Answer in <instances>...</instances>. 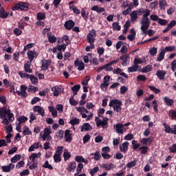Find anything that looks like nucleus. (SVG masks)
I'll return each mask as SVG.
<instances>
[{
	"label": "nucleus",
	"mask_w": 176,
	"mask_h": 176,
	"mask_svg": "<svg viewBox=\"0 0 176 176\" xmlns=\"http://www.w3.org/2000/svg\"><path fill=\"white\" fill-rule=\"evenodd\" d=\"M0 118L3 120V124L8 126L9 122H13L14 120V114L10 111V109L3 107L0 109Z\"/></svg>",
	"instance_id": "f257e3e1"
},
{
	"label": "nucleus",
	"mask_w": 176,
	"mask_h": 176,
	"mask_svg": "<svg viewBox=\"0 0 176 176\" xmlns=\"http://www.w3.org/2000/svg\"><path fill=\"white\" fill-rule=\"evenodd\" d=\"M109 105V107H112V108H113V111H116V112H122V106L123 105L122 101L118 99L112 100L110 101Z\"/></svg>",
	"instance_id": "f03ea898"
},
{
	"label": "nucleus",
	"mask_w": 176,
	"mask_h": 176,
	"mask_svg": "<svg viewBox=\"0 0 176 176\" xmlns=\"http://www.w3.org/2000/svg\"><path fill=\"white\" fill-rule=\"evenodd\" d=\"M141 28L143 34H146V31H148V28L151 25V21H149V18H142L140 20Z\"/></svg>",
	"instance_id": "7ed1b4c3"
},
{
	"label": "nucleus",
	"mask_w": 176,
	"mask_h": 176,
	"mask_svg": "<svg viewBox=\"0 0 176 176\" xmlns=\"http://www.w3.org/2000/svg\"><path fill=\"white\" fill-rule=\"evenodd\" d=\"M50 134H52V129H50V128H45L44 131L40 133V136L43 141H45L46 140H52Z\"/></svg>",
	"instance_id": "20e7f679"
},
{
	"label": "nucleus",
	"mask_w": 176,
	"mask_h": 176,
	"mask_svg": "<svg viewBox=\"0 0 176 176\" xmlns=\"http://www.w3.org/2000/svg\"><path fill=\"white\" fill-rule=\"evenodd\" d=\"M28 3L24 2H19L14 6L12 10H28Z\"/></svg>",
	"instance_id": "39448f33"
},
{
	"label": "nucleus",
	"mask_w": 176,
	"mask_h": 176,
	"mask_svg": "<svg viewBox=\"0 0 176 176\" xmlns=\"http://www.w3.org/2000/svg\"><path fill=\"white\" fill-rule=\"evenodd\" d=\"M122 9H125L122 12L123 16H127V14H130V12H131V6L129 5V1H126L122 3L121 5Z\"/></svg>",
	"instance_id": "423d86ee"
},
{
	"label": "nucleus",
	"mask_w": 176,
	"mask_h": 176,
	"mask_svg": "<svg viewBox=\"0 0 176 176\" xmlns=\"http://www.w3.org/2000/svg\"><path fill=\"white\" fill-rule=\"evenodd\" d=\"M95 122H96L97 127H100V126H102L103 129H107V127H108V119L102 120L100 118L96 117L95 118Z\"/></svg>",
	"instance_id": "0eeeda50"
},
{
	"label": "nucleus",
	"mask_w": 176,
	"mask_h": 176,
	"mask_svg": "<svg viewBox=\"0 0 176 176\" xmlns=\"http://www.w3.org/2000/svg\"><path fill=\"white\" fill-rule=\"evenodd\" d=\"M96 31L94 30L89 31L87 36V42L89 43H94V41H96Z\"/></svg>",
	"instance_id": "6e6552de"
},
{
	"label": "nucleus",
	"mask_w": 176,
	"mask_h": 176,
	"mask_svg": "<svg viewBox=\"0 0 176 176\" xmlns=\"http://www.w3.org/2000/svg\"><path fill=\"white\" fill-rule=\"evenodd\" d=\"M111 82V76H105L103 79V82L100 85V89L103 91L107 90V87L109 86Z\"/></svg>",
	"instance_id": "1a4fd4ad"
},
{
	"label": "nucleus",
	"mask_w": 176,
	"mask_h": 176,
	"mask_svg": "<svg viewBox=\"0 0 176 176\" xmlns=\"http://www.w3.org/2000/svg\"><path fill=\"white\" fill-rule=\"evenodd\" d=\"M52 91H53L54 97H58L61 91H64V89L61 85H56L52 88Z\"/></svg>",
	"instance_id": "9d476101"
},
{
	"label": "nucleus",
	"mask_w": 176,
	"mask_h": 176,
	"mask_svg": "<svg viewBox=\"0 0 176 176\" xmlns=\"http://www.w3.org/2000/svg\"><path fill=\"white\" fill-rule=\"evenodd\" d=\"M114 127L118 134H123V133H126V130H127L124 127L123 124H117L114 126Z\"/></svg>",
	"instance_id": "9b49d317"
},
{
	"label": "nucleus",
	"mask_w": 176,
	"mask_h": 176,
	"mask_svg": "<svg viewBox=\"0 0 176 176\" xmlns=\"http://www.w3.org/2000/svg\"><path fill=\"white\" fill-rule=\"evenodd\" d=\"M28 58L30 63L34 61V58L38 56V52H35V50H29L27 52Z\"/></svg>",
	"instance_id": "f8f14e48"
},
{
	"label": "nucleus",
	"mask_w": 176,
	"mask_h": 176,
	"mask_svg": "<svg viewBox=\"0 0 176 176\" xmlns=\"http://www.w3.org/2000/svg\"><path fill=\"white\" fill-rule=\"evenodd\" d=\"M33 111H34V112H36L37 113L41 115V116H42V118H43V116H45V109H43V107H42L41 106H35L33 108Z\"/></svg>",
	"instance_id": "ddd939ff"
},
{
	"label": "nucleus",
	"mask_w": 176,
	"mask_h": 176,
	"mask_svg": "<svg viewBox=\"0 0 176 176\" xmlns=\"http://www.w3.org/2000/svg\"><path fill=\"white\" fill-rule=\"evenodd\" d=\"M74 67H78V71H83L85 69V63L83 61L77 59L74 61Z\"/></svg>",
	"instance_id": "4468645a"
},
{
	"label": "nucleus",
	"mask_w": 176,
	"mask_h": 176,
	"mask_svg": "<svg viewBox=\"0 0 176 176\" xmlns=\"http://www.w3.org/2000/svg\"><path fill=\"white\" fill-rule=\"evenodd\" d=\"M14 168V164L10 163L8 166H1V170L3 171V173H9L12 171Z\"/></svg>",
	"instance_id": "2eb2a0df"
},
{
	"label": "nucleus",
	"mask_w": 176,
	"mask_h": 176,
	"mask_svg": "<svg viewBox=\"0 0 176 176\" xmlns=\"http://www.w3.org/2000/svg\"><path fill=\"white\" fill-rule=\"evenodd\" d=\"M165 54H166V50L164 49H161L157 55V61H158L159 63L163 61V60H164Z\"/></svg>",
	"instance_id": "dca6fc26"
},
{
	"label": "nucleus",
	"mask_w": 176,
	"mask_h": 176,
	"mask_svg": "<svg viewBox=\"0 0 176 176\" xmlns=\"http://www.w3.org/2000/svg\"><path fill=\"white\" fill-rule=\"evenodd\" d=\"M41 153H32V155H30V160L32 161V162H38V159H39V157H41Z\"/></svg>",
	"instance_id": "f3484780"
},
{
	"label": "nucleus",
	"mask_w": 176,
	"mask_h": 176,
	"mask_svg": "<svg viewBox=\"0 0 176 176\" xmlns=\"http://www.w3.org/2000/svg\"><path fill=\"white\" fill-rule=\"evenodd\" d=\"M65 140L66 142H71L72 141V133L70 130H66L65 132Z\"/></svg>",
	"instance_id": "a211bd4d"
},
{
	"label": "nucleus",
	"mask_w": 176,
	"mask_h": 176,
	"mask_svg": "<svg viewBox=\"0 0 176 176\" xmlns=\"http://www.w3.org/2000/svg\"><path fill=\"white\" fill-rule=\"evenodd\" d=\"M74 25H75V22H74V21L72 20H69L65 23V28H66V30H72Z\"/></svg>",
	"instance_id": "6ab92c4d"
},
{
	"label": "nucleus",
	"mask_w": 176,
	"mask_h": 176,
	"mask_svg": "<svg viewBox=\"0 0 176 176\" xmlns=\"http://www.w3.org/2000/svg\"><path fill=\"white\" fill-rule=\"evenodd\" d=\"M50 60H42V65H41V70L42 71H46V69H47V68H49V67L50 66Z\"/></svg>",
	"instance_id": "aec40b11"
},
{
	"label": "nucleus",
	"mask_w": 176,
	"mask_h": 176,
	"mask_svg": "<svg viewBox=\"0 0 176 176\" xmlns=\"http://www.w3.org/2000/svg\"><path fill=\"white\" fill-rule=\"evenodd\" d=\"M120 149L123 153H126L129 149V142H125L120 146Z\"/></svg>",
	"instance_id": "412c9836"
},
{
	"label": "nucleus",
	"mask_w": 176,
	"mask_h": 176,
	"mask_svg": "<svg viewBox=\"0 0 176 176\" xmlns=\"http://www.w3.org/2000/svg\"><path fill=\"white\" fill-rule=\"evenodd\" d=\"M140 68H141L140 65H137L136 64L134 63L133 65L128 68L127 72H129V74H131V72H137V71H138Z\"/></svg>",
	"instance_id": "4be33fe9"
},
{
	"label": "nucleus",
	"mask_w": 176,
	"mask_h": 176,
	"mask_svg": "<svg viewBox=\"0 0 176 176\" xmlns=\"http://www.w3.org/2000/svg\"><path fill=\"white\" fill-rule=\"evenodd\" d=\"M93 129V127H91L90 126V124L89 123H85L83 124V125L81 126V130L80 131L82 133L85 132V131H89L90 130H91Z\"/></svg>",
	"instance_id": "5701e85b"
},
{
	"label": "nucleus",
	"mask_w": 176,
	"mask_h": 176,
	"mask_svg": "<svg viewBox=\"0 0 176 176\" xmlns=\"http://www.w3.org/2000/svg\"><path fill=\"white\" fill-rule=\"evenodd\" d=\"M76 168V162H72L68 164L67 170L71 173V171H75Z\"/></svg>",
	"instance_id": "b1692460"
},
{
	"label": "nucleus",
	"mask_w": 176,
	"mask_h": 176,
	"mask_svg": "<svg viewBox=\"0 0 176 176\" xmlns=\"http://www.w3.org/2000/svg\"><path fill=\"white\" fill-rule=\"evenodd\" d=\"M120 60H122V65H127V63L130 61V56L129 55H123L120 57Z\"/></svg>",
	"instance_id": "393cba45"
},
{
	"label": "nucleus",
	"mask_w": 176,
	"mask_h": 176,
	"mask_svg": "<svg viewBox=\"0 0 176 176\" xmlns=\"http://www.w3.org/2000/svg\"><path fill=\"white\" fill-rule=\"evenodd\" d=\"M164 102L168 107H171V105H174V100L170 99L167 96L164 97Z\"/></svg>",
	"instance_id": "a878e982"
},
{
	"label": "nucleus",
	"mask_w": 176,
	"mask_h": 176,
	"mask_svg": "<svg viewBox=\"0 0 176 176\" xmlns=\"http://www.w3.org/2000/svg\"><path fill=\"white\" fill-rule=\"evenodd\" d=\"M24 69L25 72L28 74H32V69H31V62H27L24 65Z\"/></svg>",
	"instance_id": "bb28decb"
},
{
	"label": "nucleus",
	"mask_w": 176,
	"mask_h": 176,
	"mask_svg": "<svg viewBox=\"0 0 176 176\" xmlns=\"http://www.w3.org/2000/svg\"><path fill=\"white\" fill-rule=\"evenodd\" d=\"M137 19H138V12L135 10L133 11L131 13V21L134 23L135 21H137Z\"/></svg>",
	"instance_id": "cd10ccee"
},
{
	"label": "nucleus",
	"mask_w": 176,
	"mask_h": 176,
	"mask_svg": "<svg viewBox=\"0 0 176 176\" xmlns=\"http://www.w3.org/2000/svg\"><path fill=\"white\" fill-rule=\"evenodd\" d=\"M156 75L157 76V78H159L160 80H163V79H164V76H166V72L163 70H157Z\"/></svg>",
	"instance_id": "c85d7f7f"
},
{
	"label": "nucleus",
	"mask_w": 176,
	"mask_h": 176,
	"mask_svg": "<svg viewBox=\"0 0 176 176\" xmlns=\"http://www.w3.org/2000/svg\"><path fill=\"white\" fill-rule=\"evenodd\" d=\"M100 69H104L106 72H109L113 69V67H112L111 65L109 63H107L100 67Z\"/></svg>",
	"instance_id": "c756f323"
},
{
	"label": "nucleus",
	"mask_w": 176,
	"mask_h": 176,
	"mask_svg": "<svg viewBox=\"0 0 176 176\" xmlns=\"http://www.w3.org/2000/svg\"><path fill=\"white\" fill-rule=\"evenodd\" d=\"M169 118H171L172 120H176V111L170 109L168 111Z\"/></svg>",
	"instance_id": "7c9ffc66"
},
{
	"label": "nucleus",
	"mask_w": 176,
	"mask_h": 176,
	"mask_svg": "<svg viewBox=\"0 0 176 176\" xmlns=\"http://www.w3.org/2000/svg\"><path fill=\"white\" fill-rule=\"evenodd\" d=\"M76 162H78V163H85V164H87L89 163V161L87 160L84 159L82 156H76L75 157Z\"/></svg>",
	"instance_id": "2f4dec72"
},
{
	"label": "nucleus",
	"mask_w": 176,
	"mask_h": 176,
	"mask_svg": "<svg viewBox=\"0 0 176 176\" xmlns=\"http://www.w3.org/2000/svg\"><path fill=\"white\" fill-rule=\"evenodd\" d=\"M91 10L96 12L97 13H102V12H105V8H99L98 6H95L92 7Z\"/></svg>",
	"instance_id": "473e14b6"
},
{
	"label": "nucleus",
	"mask_w": 176,
	"mask_h": 176,
	"mask_svg": "<svg viewBox=\"0 0 176 176\" xmlns=\"http://www.w3.org/2000/svg\"><path fill=\"white\" fill-rule=\"evenodd\" d=\"M9 16V13L6 12L3 8H1L0 10V17L1 19H6Z\"/></svg>",
	"instance_id": "72a5a7b5"
},
{
	"label": "nucleus",
	"mask_w": 176,
	"mask_h": 176,
	"mask_svg": "<svg viewBox=\"0 0 176 176\" xmlns=\"http://www.w3.org/2000/svg\"><path fill=\"white\" fill-rule=\"evenodd\" d=\"M47 36H48V41L50 43H56V42H57V37H56L54 35L48 34Z\"/></svg>",
	"instance_id": "f704fd0d"
},
{
	"label": "nucleus",
	"mask_w": 176,
	"mask_h": 176,
	"mask_svg": "<svg viewBox=\"0 0 176 176\" xmlns=\"http://www.w3.org/2000/svg\"><path fill=\"white\" fill-rule=\"evenodd\" d=\"M163 126L164 127V131L165 133H167L168 134L172 133V128H170V126H168V124H167V123L164 122L163 123Z\"/></svg>",
	"instance_id": "c9c22d12"
},
{
	"label": "nucleus",
	"mask_w": 176,
	"mask_h": 176,
	"mask_svg": "<svg viewBox=\"0 0 176 176\" xmlns=\"http://www.w3.org/2000/svg\"><path fill=\"white\" fill-rule=\"evenodd\" d=\"M141 144H142V145H146V144H148V145H151V144H152V139L151 138H143L141 140Z\"/></svg>",
	"instance_id": "e433bc0d"
},
{
	"label": "nucleus",
	"mask_w": 176,
	"mask_h": 176,
	"mask_svg": "<svg viewBox=\"0 0 176 176\" xmlns=\"http://www.w3.org/2000/svg\"><path fill=\"white\" fill-rule=\"evenodd\" d=\"M48 109L53 118H57V110L54 107H49Z\"/></svg>",
	"instance_id": "4c0bfd02"
},
{
	"label": "nucleus",
	"mask_w": 176,
	"mask_h": 176,
	"mask_svg": "<svg viewBox=\"0 0 176 176\" xmlns=\"http://www.w3.org/2000/svg\"><path fill=\"white\" fill-rule=\"evenodd\" d=\"M29 79H30L32 85H38V78L35 77V76L30 74Z\"/></svg>",
	"instance_id": "58836bf2"
},
{
	"label": "nucleus",
	"mask_w": 176,
	"mask_h": 176,
	"mask_svg": "<svg viewBox=\"0 0 176 176\" xmlns=\"http://www.w3.org/2000/svg\"><path fill=\"white\" fill-rule=\"evenodd\" d=\"M39 148V143H34L29 148V152H34L35 149H38Z\"/></svg>",
	"instance_id": "ea45409f"
},
{
	"label": "nucleus",
	"mask_w": 176,
	"mask_h": 176,
	"mask_svg": "<svg viewBox=\"0 0 176 176\" xmlns=\"http://www.w3.org/2000/svg\"><path fill=\"white\" fill-rule=\"evenodd\" d=\"M83 169V164L82 163H79L77 166V168H76V174H74V175H78V174H80V173H82V170Z\"/></svg>",
	"instance_id": "a19ab883"
},
{
	"label": "nucleus",
	"mask_w": 176,
	"mask_h": 176,
	"mask_svg": "<svg viewBox=\"0 0 176 176\" xmlns=\"http://www.w3.org/2000/svg\"><path fill=\"white\" fill-rule=\"evenodd\" d=\"M151 71H152V65H148L142 69V72L143 74H146V72H151Z\"/></svg>",
	"instance_id": "79ce46f5"
},
{
	"label": "nucleus",
	"mask_w": 176,
	"mask_h": 176,
	"mask_svg": "<svg viewBox=\"0 0 176 176\" xmlns=\"http://www.w3.org/2000/svg\"><path fill=\"white\" fill-rule=\"evenodd\" d=\"M142 63H146V59L145 58L142 59L135 58L134 59V64L138 65V64H142Z\"/></svg>",
	"instance_id": "37998d69"
},
{
	"label": "nucleus",
	"mask_w": 176,
	"mask_h": 176,
	"mask_svg": "<svg viewBox=\"0 0 176 176\" xmlns=\"http://www.w3.org/2000/svg\"><path fill=\"white\" fill-rule=\"evenodd\" d=\"M23 134L24 135H31L32 134V132L31 131V130L30 129V128L25 126L23 128Z\"/></svg>",
	"instance_id": "c03bdc74"
},
{
	"label": "nucleus",
	"mask_w": 176,
	"mask_h": 176,
	"mask_svg": "<svg viewBox=\"0 0 176 176\" xmlns=\"http://www.w3.org/2000/svg\"><path fill=\"white\" fill-rule=\"evenodd\" d=\"M149 53L151 56H156L157 54V47H153L150 49Z\"/></svg>",
	"instance_id": "a18cd8bd"
},
{
	"label": "nucleus",
	"mask_w": 176,
	"mask_h": 176,
	"mask_svg": "<svg viewBox=\"0 0 176 176\" xmlns=\"http://www.w3.org/2000/svg\"><path fill=\"white\" fill-rule=\"evenodd\" d=\"M54 160L55 163H60L61 162V155L60 154H54Z\"/></svg>",
	"instance_id": "49530a36"
},
{
	"label": "nucleus",
	"mask_w": 176,
	"mask_h": 176,
	"mask_svg": "<svg viewBox=\"0 0 176 176\" xmlns=\"http://www.w3.org/2000/svg\"><path fill=\"white\" fill-rule=\"evenodd\" d=\"M80 115L83 119H87V120H90L93 118V113H90L89 116L83 113H81Z\"/></svg>",
	"instance_id": "de8ad7c7"
},
{
	"label": "nucleus",
	"mask_w": 176,
	"mask_h": 176,
	"mask_svg": "<svg viewBox=\"0 0 176 176\" xmlns=\"http://www.w3.org/2000/svg\"><path fill=\"white\" fill-rule=\"evenodd\" d=\"M114 167L115 166H113V164H106L103 165V168L108 171H109V170H112Z\"/></svg>",
	"instance_id": "09e8293b"
},
{
	"label": "nucleus",
	"mask_w": 176,
	"mask_h": 176,
	"mask_svg": "<svg viewBox=\"0 0 176 176\" xmlns=\"http://www.w3.org/2000/svg\"><path fill=\"white\" fill-rule=\"evenodd\" d=\"M80 89V85H76L72 87V91H74V94H78V91Z\"/></svg>",
	"instance_id": "8fccbe9b"
},
{
	"label": "nucleus",
	"mask_w": 176,
	"mask_h": 176,
	"mask_svg": "<svg viewBox=\"0 0 176 176\" xmlns=\"http://www.w3.org/2000/svg\"><path fill=\"white\" fill-rule=\"evenodd\" d=\"M19 75L21 78H25L26 79H30V76H31V74H27L24 72H19Z\"/></svg>",
	"instance_id": "3c124183"
},
{
	"label": "nucleus",
	"mask_w": 176,
	"mask_h": 176,
	"mask_svg": "<svg viewBox=\"0 0 176 176\" xmlns=\"http://www.w3.org/2000/svg\"><path fill=\"white\" fill-rule=\"evenodd\" d=\"M39 90L38 87H34V85H30L28 87V91L36 93V91H38Z\"/></svg>",
	"instance_id": "603ef678"
},
{
	"label": "nucleus",
	"mask_w": 176,
	"mask_h": 176,
	"mask_svg": "<svg viewBox=\"0 0 176 176\" xmlns=\"http://www.w3.org/2000/svg\"><path fill=\"white\" fill-rule=\"evenodd\" d=\"M63 157L65 159V161L68 160L71 157V153L68 152V151H65L63 153Z\"/></svg>",
	"instance_id": "864d4df0"
},
{
	"label": "nucleus",
	"mask_w": 176,
	"mask_h": 176,
	"mask_svg": "<svg viewBox=\"0 0 176 176\" xmlns=\"http://www.w3.org/2000/svg\"><path fill=\"white\" fill-rule=\"evenodd\" d=\"M70 124H72V126H76V124H79V119L78 118H74L72 119L69 121Z\"/></svg>",
	"instance_id": "5fc2aeb1"
},
{
	"label": "nucleus",
	"mask_w": 176,
	"mask_h": 176,
	"mask_svg": "<svg viewBox=\"0 0 176 176\" xmlns=\"http://www.w3.org/2000/svg\"><path fill=\"white\" fill-rule=\"evenodd\" d=\"M112 25H113V30H115L116 31H120L121 27L119 25V23L118 22L113 23Z\"/></svg>",
	"instance_id": "6e6d98bb"
},
{
	"label": "nucleus",
	"mask_w": 176,
	"mask_h": 176,
	"mask_svg": "<svg viewBox=\"0 0 176 176\" xmlns=\"http://www.w3.org/2000/svg\"><path fill=\"white\" fill-rule=\"evenodd\" d=\"M148 88L150 90H151V91H153L156 94H159V93H160V89L155 87V86H148Z\"/></svg>",
	"instance_id": "4d7b16f0"
},
{
	"label": "nucleus",
	"mask_w": 176,
	"mask_h": 176,
	"mask_svg": "<svg viewBox=\"0 0 176 176\" xmlns=\"http://www.w3.org/2000/svg\"><path fill=\"white\" fill-rule=\"evenodd\" d=\"M19 160H20V155H15L13 157L11 158V162L17 163V162H19Z\"/></svg>",
	"instance_id": "13d9d810"
},
{
	"label": "nucleus",
	"mask_w": 176,
	"mask_h": 176,
	"mask_svg": "<svg viewBox=\"0 0 176 176\" xmlns=\"http://www.w3.org/2000/svg\"><path fill=\"white\" fill-rule=\"evenodd\" d=\"M135 164H137V160H133L132 162H129L126 164V167L128 168H131L132 167H134L135 166Z\"/></svg>",
	"instance_id": "bf43d9fd"
},
{
	"label": "nucleus",
	"mask_w": 176,
	"mask_h": 176,
	"mask_svg": "<svg viewBox=\"0 0 176 176\" xmlns=\"http://www.w3.org/2000/svg\"><path fill=\"white\" fill-rule=\"evenodd\" d=\"M67 44H63V45H58L57 47V50H58V52H61L62 50L63 52L65 51V49H67Z\"/></svg>",
	"instance_id": "052dcab7"
},
{
	"label": "nucleus",
	"mask_w": 176,
	"mask_h": 176,
	"mask_svg": "<svg viewBox=\"0 0 176 176\" xmlns=\"http://www.w3.org/2000/svg\"><path fill=\"white\" fill-rule=\"evenodd\" d=\"M98 170H100V168H98V166H96L89 171V174H91V176H94V174H96Z\"/></svg>",
	"instance_id": "680f3d73"
},
{
	"label": "nucleus",
	"mask_w": 176,
	"mask_h": 176,
	"mask_svg": "<svg viewBox=\"0 0 176 176\" xmlns=\"http://www.w3.org/2000/svg\"><path fill=\"white\" fill-rule=\"evenodd\" d=\"M45 17V12H39L37 14V20H43Z\"/></svg>",
	"instance_id": "e2e57ef3"
},
{
	"label": "nucleus",
	"mask_w": 176,
	"mask_h": 176,
	"mask_svg": "<svg viewBox=\"0 0 176 176\" xmlns=\"http://www.w3.org/2000/svg\"><path fill=\"white\" fill-rule=\"evenodd\" d=\"M166 52H174L175 50V46H166L164 49Z\"/></svg>",
	"instance_id": "0e129e2a"
},
{
	"label": "nucleus",
	"mask_w": 176,
	"mask_h": 176,
	"mask_svg": "<svg viewBox=\"0 0 176 176\" xmlns=\"http://www.w3.org/2000/svg\"><path fill=\"white\" fill-rule=\"evenodd\" d=\"M168 23V21H167V20L166 19H158V24H160V25H166Z\"/></svg>",
	"instance_id": "69168bd1"
},
{
	"label": "nucleus",
	"mask_w": 176,
	"mask_h": 176,
	"mask_svg": "<svg viewBox=\"0 0 176 176\" xmlns=\"http://www.w3.org/2000/svg\"><path fill=\"white\" fill-rule=\"evenodd\" d=\"M56 109L58 111L59 113H62L63 111L64 110V107L63 104H57Z\"/></svg>",
	"instance_id": "338daca9"
},
{
	"label": "nucleus",
	"mask_w": 176,
	"mask_h": 176,
	"mask_svg": "<svg viewBox=\"0 0 176 176\" xmlns=\"http://www.w3.org/2000/svg\"><path fill=\"white\" fill-rule=\"evenodd\" d=\"M132 145L133 146V149H138L140 148V144L137 142V140H132Z\"/></svg>",
	"instance_id": "774afa93"
}]
</instances>
